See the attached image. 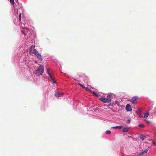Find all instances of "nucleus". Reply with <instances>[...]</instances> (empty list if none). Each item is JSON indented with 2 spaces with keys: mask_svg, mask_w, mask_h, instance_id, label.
<instances>
[{
  "mask_svg": "<svg viewBox=\"0 0 156 156\" xmlns=\"http://www.w3.org/2000/svg\"><path fill=\"white\" fill-rule=\"evenodd\" d=\"M113 98V96L111 95H108L107 96V99H109L110 101V102L111 101V99Z\"/></svg>",
  "mask_w": 156,
  "mask_h": 156,
  "instance_id": "10",
  "label": "nucleus"
},
{
  "mask_svg": "<svg viewBox=\"0 0 156 156\" xmlns=\"http://www.w3.org/2000/svg\"><path fill=\"white\" fill-rule=\"evenodd\" d=\"M141 109H138L136 111V113L138 114H140L141 112Z\"/></svg>",
  "mask_w": 156,
  "mask_h": 156,
  "instance_id": "16",
  "label": "nucleus"
},
{
  "mask_svg": "<svg viewBox=\"0 0 156 156\" xmlns=\"http://www.w3.org/2000/svg\"><path fill=\"white\" fill-rule=\"evenodd\" d=\"M149 115V112H147L144 115V118H147Z\"/></svg>",
  "mask_w": 156,
  "mask_h": 156,
  "instance_id": "15",
  "label": "nucleus"
},
{
  "mask_svg": "<svg viewBox=\"0 0 156 156\" xmlns=\"http://www.w3.org/2000/svg\"><path fill=\"white\" fill-rule=\"evenodd\" d=\"M106 133L107 134H109L111 133V132L110 130H107L106 131Z\"/></svg>",
  "mask_w": 156,
  "mask_h": 156,
  "instance_id": "19",
  "label": "nucleus"
},
{
  "mask_svg": "<svg viewBox=\"0 0 156 156\" xmlns=\"http://www.w3.org/2000/svg\"><path fill=\"white\" fill-rule=\"evenodd\" d=\"M138 126L139 127H141L142 128H143L144 127V125L142 124H140L138 125Z\"/></svg>",
  "mask_w": 156,
  "mask_h": 156,
  "instance_id": "20",
  "label": "nucleus"
},
{
  "mask_svg": "<svg viewBox=\"0 0 156 156\" xmlns=\"http://www.w3.org/2000/svg\"><path fill=\"white\" fill-rule=\"evenodd\" d=\"M52 70L51 69H47V72L48 73L49 75L50 79L52 81V82L54 83H55L56 82L54 80V79L53 78L52 75H51V73H52Z\"/></svg>",
  "mask_w": 156,
  "mask_h": 156,
  "instance_id": "3",
  "label": "nucleus"
},
{
  "mask_svg": "<svg viewBox=\"0 0 156 156\" xmlns=\"http://www.w3.org/2000/svg\"><path fill=\"white\" fill-rule=\"evenodd\" d=\"M122 127V126H117L115 127H112V128L114 129H116L117 128L119 129H121Z\"/></svg>",
  "mask_w": 156,
  "mask_h": 156,
  "instance_id": "12",
  "label": "nucleus"
},
{
  "mask_svg": "<svg viewBox=\"0 0 156 156\" xmlns=\"http://www.w3.org/2000/svg\"><path fill=\"white\" fill-rule=\"evenodd\" d=\"M126 122L128 124L130 123V120L129 119H128L126 121Z\"/></svg>",
  "mask_w": 156,
  "mask_h": 156,
  "instance_id": "23",
  "label": "nucleus"
},
{
  "mask_svg": "<svg viewBox=\"0 0 156 156\" xmlns=\"http://www.w3.org/2000/svg\"><path fill=\"white\" fill-rule=\"evenodd\" d=\"M151 115H152L154 113L155 114V111H154V110H152L151 111Z\"/></svg>",
  "mask_w": 156,
  "mask_h": 156,
  "instance_id": "18",
  "label": "nucleus"
},
{
  "mask_svg": "<svg viewBox=\"0 0 156 156\" xmlns=\"http://www.w3.org/2000/svg\"><path fill=\"white\" fill-rule=\"evenodd\" d=\"M138 97L137 96H135L133 97L130 100V101L132 104L136 105L137 103V101Z\"/></svg>",
  "mask_w": 156,
  "mask_h": 156,
  "instance_id": "2",
  "label": "nucleus"
},
{
  "mask_svg": "<svg viewBox=\"0 0 156 156\" xmlns=\"http://www.w3.org/2000/svg\"><path fill=\"white\" fill-rule=\"evenodd\" d=\"M148 148L146 149L144 151H142L141 152L140 154H138V155H140V154H144L145 153H147V152L148 151Z\"/></svg>",
  "mask_w": 156,
  "mask_h": 156,
  "instance_id": "11",
  "label": "nucleus"
},
{
  "mask_svg": "<svg viewBox=\"0 0 156 156\" xmlns=\"http://www.w3.org/2000/svg\"><path fill=\"white\" fill-rule=\"evenodd\" d=\"M10 2L12 4L14 5V0H10Z\"/></svg>",
  "mask_w": 156,
  "mask_h": 156,
  "instance_id": "21",
  "label": "nucleus"
},
{
  "mask_svg": "<svg viewBox=\"0 0 156 156\" xmlns=\"http://www.w3.org/2000/svg\"><path fill=\"white\" fill-rule=\"evenodd\" d=\"M139 116L140 117H142V116L141 115V114H140V115H139Z\"/></svg>",
  "mask_w": 156,
  "mask_h": 156,
  "instance_id": "29",
  "label": "nucleus"
},
{
  "mask_svg": "<svg viewBox=\"0 0 156 156\" xmlns=\"http://www.w3.org/2000/svg\"><path fill=\"white\" fill-rule=\"evenodd\" d=\"M129 130V128L127 127H125L123 129V132L126 133Z\"/></svg>",
  "mask_w": 156,
  "mask_h": 156,
  "instance_id": "13",
  "label": "nucleus"
},
{
  "mask_svg": "<svg viewBox=\"0 0 156 156\" xmlns=\"http://www.w3.org/2000/svg\"><path fill=\"white\" fill-rule=\"evenodd\" d=\"M78 84L79 85H80V86L81 87H82V86H83V85H82V84H81V83H78Z\"/></svg>",
  "mask_w": 156,
  "mask_h": 156,
  "instance_id": "25",
  "label": "nucleus"
},
{
  "mask_svg": "<svg viewBox=\"0 0 156 156\" xmlns=\"http://www.w3.org/2000/svg\"><path fill=\"white\" fill-rule=\"evenodd\" d=\"M145 121H146V122L148 123H149V122L147 120H146Z\"/></svg>",
  "mask_w": 156,
  "mask_h": 156,
  "instance_id": "28",
  "label": "nucleus"
},
{
  "mask_svg": "<svg viewBox=\"0 0 156 156\" xmlns=\"http://www.w3.org/2000/svg\"><path fill=\"white\" fill-rule=\"evenodd\" d=\"M64 94V93L62 92H57L55 93V95L56 97H58L63 95Z\"/></svg>",
  "mask_w": 156,
  "mask_h": 156,
  "instance_id": "5",
  "label": "nucleus"
},
{
  "mask_svg": "<svg viewBox=\"0 0 156 156\" xmlns=\"http://www.w3.org/2000/svg\"><path fill=\"white\" fill-rule=\"evenodd\" d=\"M154 111H155V114L156 115V108H154Z\"/></svg>",
  "mask_w": 156,
  "mask_h": 156,
  "instance_id": "27",
  "label": "nucleus"
},
{
  "mask_svg": "<svg viewBox=\"0 0 156 156\" xmlns=\"http://www.w3.org/2000/svg\"><path fill=\"white\" fill-rule=\"evenodd\" d=\"M33 53L36 56L37 55L39 54V53L38 51L35 49H34L33 51Z\"/></svg>",
  "mask_w": 156,
  "mask_h": 156,
  "instance_id": "8",
  "label": "nucleus"
},
{
  "mask_svg": "<svg viewBox=\"0 0 156 156\" xmlns=\"http://www.w3.org/2000/svg\"><path fill=\"white\" fill-rule=\"evenodd\" d=\"M44 69L43 65H41L39 67L37 68L35 72L36 76H38L40 75H42L44 71Z\"/></svg>",
  "mask_w": 156,
  "mask_h": 156,
  "instance_id": "1",
  "label": "nucleus"
},
{
  "mask_svg": "<svg viewBox=\"0 0 156 156\" xmlns=\"http://www.w3.org/2000/svg\"><path fill=\"white\" fill-rule=\"evenodd\" d=\"M92 92L94 95H95L96 96L99 97L100 96V95L98 94L96 92L92 91Z\"/></svg>",
  "mask_w": 156,
  "mask_h": 156,
  "instance_id": "14",
  "label": "nucleus"
},
{
  "mask_svg": "<svg viewBox=\"0 0 156 156\" xmlns=\"http://www.w3.org/2000/svg\"><path fill=\"white\" fill-rule=\"evenodd\" d=\"M21 13H20V14H19V20L20 21L21 20Z\"/></svg>",
  "mask_w": 156,
  "mask_h": 156,
  "instance_id": "22",
  "label": "nucleus"
},
{
  "mask_svg": "<svg viewBox=\"0 0 156 156\" xmlns=\"http://www.w3.org/2000/svg\"><path fill=\"white\" fill-rule=\"evenodd\" d=\"M36 56H37V58L38 60L39 61L41 62L42 61V56L40 54H39Z\"/></svg>",
  "mask_w": 156,
  "mask_h": 156,
  "instance_id": "7",
  "label": "nucleus"
},
{
  "mask_svg": "<svg viewBox=\"0 0 156 156\" xmlns=\"http://www.w3.org/2000/svg\"><path fill=\"white\" fill-rule=\"evenodd\" d=\"M99 99L102 102L106 103L109 102H110V101L109 99H107L106 98H100Z\"/></svg>",
  "mask_w": 156,
  "mask_h": 156,
  "instance_id": "4",
  "label": "nucleus"
},
{
  "mask_svg": "<svg viewBox=\"0 0 156 156\" xmlns=\"http://www.w3.org/2000/svg\"><path fill=\"white\" fill-rule=\"evenodd\" d=\"M86 87H85L84 85H83V86L82 87V88L83 89H85Z\"/></svg>",
  "mask_w": 156,
  "mask_h": 156,
  "instance_id": "26",
  "label": "nucleus"
},
{
  "mask_svg": "<svg viewBox=\"0 0 156 156\" xmlns=\"http://www.w3.org/2000/svg\"><path fill=\"white\" fill-rule=\"evenodd\" d=\"M126 109L127 111L130 112L132 111V109L131 105L129 104H127L126 106Z\"/></svg>",
  "mask_w": 156,
  "mask_h": 156,
  "instance_id": "6",
  "label": "nucleus"
},
{
  "mask_svg": "<svg viewBox=\"0 0 156 156\" xmlns=\"http://www.w3.org/2000/svg\"><path fill=\"white\" fill-rule=\"evenodd\" d=\"M85 89L87 91H88V92H92V91L88 87H86Z\"/></svg>",
  "mask_w": 156,
  "mask_h": 156,
  "instance_id": "17",
  "label": "nucleus"
},
{
  "mask_svg": "<svg viewBox=\"0 0 156 156\" xmlns=\"http://www.w3.org/2000/svg\"><path fill=\"white\" fill-rule=\"evenodd\" d=\"M35 47V46H33V45H32L31 46V47H30V50L31 51L32 49V48H34Z\"/></svg>",
  "mask_w": 156,
  "mask_h": 156,
  "instance_id": "24",
  "label": "nucleus"
},
{
  "mask_svg": "<svg viewBox=\"0 0 156 156\" xmlns=\"http://www.w3.org/2000/svg\"><path fill=\"white\" fill-rule=\"evenodd\" d=\"M139 138L142 141L144 140L146 138V137L144 136H143L142 135H140Z\"/></svg>",
  "mask_w": 156,
  "mask_h": 156,
  "instance_id": "9",
  "label": "nucleus"
}]
</instances>
